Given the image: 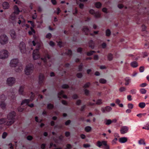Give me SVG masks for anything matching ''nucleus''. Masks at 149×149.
<instances>
[{"label": "nucleus", "instance_id": "nucleus-1", "mask_svg": "<svg viewBox=\"0 0 149 149\" xmlns=\"http://www.w3.org/2000/svg\"><path fill=\"white\" fill-rule=\"evenodd\" d=\"M10 65L11 67H16L15 71L17 72H21L23 70L22 65L19 62L17 58L12 60L10 63Z\"/></svg>", "mask_w": 149, "mask_h": 149}, {"label": "nucleus", "instance_id": "nucleus-2", "mask_svg": "<svg viewBox=\"0 0 149 149\" xmlns=\"http://www.w3.org/2000/svg\"><path fill=\"white\" fill-rule=\"evenodd\" d=\"M16 115V113L14 111H11L7 115V118L9 121L7 122L6 123L7 125H11L15 122Z\"/></svg>", "mask_w": 149, "mask_h": 149}, {"label": "nucleus", "instance_id": "nucleus-3", "mask_svg": "<svg viewBox=\"0 0 149 149\" xmlns=\"http://www.w3.org/2000/svg\"><path fill=\"white\" fill-rule=\"evenodd\" d=\"M32 43L33 46L36 45L37 47V48L33 50V57L34 60H36L40 58V54L39 51V49L40 45L38 43H36L34 40L32 41Z\"/></svg>", "mask_w": 149, "mask_h": 149}, {"label": "nucleus", "instance_id": "nucleus-4", "mask_svg": "<svg viewBox=\"0 0 149 149\" xmlns=\"http://www.w3.org/2000/svg\"><path fill=\"white\" fill-rule=\"evenodd\" d=\"M96 146L99 148H102L103 149H110V146L107 143V142L105 141H98L97 143Z\"/></svg>", "mask_w": 149, "mask_h": 149}, {"label": "nucleus", "instance_id": "nucleus-5", "mask_svg": "<svg viewBox=\"0 0 149 149\" xmlns=\"http://www.w3.org/2000/svg\"><path fill=\"white\" fill-rule=\"evenodd\" d=\"M34 67L33 65L29 64L27 65L25 70V74L27 75L30 74L33 71Z\"/></svg>", "mask_w": 149, "mask_h": 149}, {"label": "nucleus", "instance_id": "nucleus-6", "mask_svg": "<svg viewBox=\"0 0 149 149\" xmlns=\"http://www.w3.org/2000/svg\"><path fill=\"white\" fill-rule=\"evenodd\" d=\"M8 56V52L6 50H3L0 52V58L5 59Z\"/></svg>", "mask_w": 149, "mask_h": 149}, {"label": "nucleus", "instance_id": "nucleus-7", "mask_svg": "<svg viewBox=\"0 0 149 149\" xmlns=\"http://www.w3.org/2000/svg\"><path fill=\"white\" fill-rule=\"evenodd\" d=\"M19 47L20 50L22 53H25L26 49L25 43L23 42H21L19 45Z\"/></svg>", "mask_w": 149, "mask_h": 149}, {"label": "nucleus", "instance_id": "nucleus-8", "mask_svg": "<svg viewBox=\"0 0 149 149\" xmlns=\"http://www.w3.org/2000/svg\"><path fill=\"white\" fill-rule=\"evenodd\" d=\"M50 58V56L49 55V54H47L44 58H41V60L44 62L45 66H51V64L49 65L47 64V59H49Z\"/></svg>", "mask_w": 149, "mask_h": 149}, {"label": "nucleus", "instance_id": "nucleus-9", "mask_svg": "<svg viewBox=\"0 0 149 149\" xmlns=\"http://www.w3.org/2000/svg\"><path fill=\"white\" fill-rule=\"evenodd\" d=\"M15 79L13 77H10L7 80V83L10 86H12L15 83Z\"/></svg>", "mask_w": 149, "mask_h": 149}, {"label": "nucleus", "instance_id": "nucleus-10", "mask_svg": "<svg viewBox=\"0 0 149 149\" xmlns=\"http://www.w3.org/2000/svg\"><path fill=\"white\" fill-rule=\"evenodd\" d=\"M129 130L128 127L127 126H122L120 130V132L121 134H124L127 133Z\"/></svg>", "mask_w": 149, "mask_h": 149}, {"label": "nucleus", "instance_id": "nucleus-11", "mask_svg": "<svg viewBox=\"0 0 149 149\" xmlns=\"http://www.w3.org/2000/svg\"><path fill=\"white\" fill-rule=\"evenodd\" d=\"M45 79L44 75L42 74H40L39 76V83L40 84H43Z\"/></svg>", "mask_w": 149, "mask_h": 149}, {"label": "nucleus", "instance_id": "nucleus-12", "mask_svg": "<svg viewBox=\"0 0 149 149\" xmlns=\"http://www.w3.org/2000/svg\"><path fill=\"white\" fill-rule=\"evenodd\" d=\"M112 108L110 106H107L105 107H102L101 110L103 113H105L106 112H109L112 110Z\"/></svg>", "mask_w": 149, "mask_h": 149}, {"label": "nucleus", "instance_id": "nucleus-13", "mask_svg": "<svg viewBox=\"0 0 149 149\" xmlns=\"http://www.w3.org/2000/svg\"><path fill=\"white\" fill-rule=\"evenodd\" d=\"M8 38H0V43L2 45L6 44L8 41Z\"/></svg>", "mask_w": 149, "mask_h": 149}, {"label": "nucleus", "instance_id": "nucleus-14", "mask_svg": "<svg viewBox=\"0 0 149 149\" xmlns=\"http://www.w3.org/2000/svg\"><path fill=\"white\" fill-rule=\"evenodd\" d=\"M14 13V14L16 15H18L19 14L20 11L18 7L16 5L15 6L13 7Z\"/></svg>", "mask_w": 149, "mask_h": 149}, {"label": "nucleus", "instance_id": "nucleus-15", "mask_svg": "<svg viewBox=\"0 0 149 149\" xmlns=\"http://www.w3.org/2000/svg\"><path fill=\"white\" fill-rule=\"evenodd\" d=\"M3 8L4 9H8L10 7L9 3L6 2H4L2 4Z\"/></svg>", "mask_w": 149, "mask_h": 149}, {"label": "nucleus", "instance_id": "nucleus-16", "mask_svg": "<svg viewBox=\"0 0 149 149\" xmlns=\"http://www.w3.org/2000/svg\"><path fill=\"white\" fill-rule=\"evenodd\" d=\"M24 87L23 86H21L20 87L19 90V94L24 95H25L24 93Z\"/></svg>", "mask_w": 149, "mask_h": 149}, {"label": "nucleus", "instance_id": "nucleus-17", "mask_svg": "<svg viewBox=\"0 0 149 149\" xmlns=\"http://www.w3.org/2000/svg\"><path fill=\"white\" fill-rule=\"evenodd\" d=\"M127 138L126 137H121L119 139V141L121 143H124L127 141Z\"/></svg>", "mask_w": 149, "mask_h": 149}, {"label": "nucleus", "instance_id": "nucleus-18", "mask_svg": "<svg viewBox=\"0 0 149 149\" xmlns=\"http://www.w3.org/2000/svg\"><path fill=\"white\" fill-rule=\"evenodd\" d=\"M89 46L92 49H93L95 47L94 43V42L92 40H91L89 42Z\"/></svg>", "mask_w": 149, "mask_h": 149}, {"label": "nucleus", "instance_id": "nucleus-19", "mask_svg": "<svg viewBox=\"0 0 149 149\" xmlns=\"http://www.w3.org/2000/svg\"><path fill=\"white\" fill-rule=\"evenodd\" d=\"M6 104L4 101H1L0 104V107L2 109H5L6 108Z\"/></svg>", "mask_w": 149, "mask_h": 149}, {"label": "nucleus", "instance_id": "nucleus-20", "mask_svg": "<svg viewBox=\"0 0 149 149\" xmlns=\"http://www.w3.org/2000/svg\"><path fill=\"white\" fill-rule=\"evenodd\" d=\"M72 51L70 49H69L65 53H62V55H63V54H64L67 55L69 57H70L72 55Z\"/></svg>", "mask_w": 149, "mask_h": 149}, {"label": "nucleus", "instance_id": "nucleus-21", "mask_svg": "<svg viewBox=\"0 0 149 149\" xmlns=\"http://www.w3.org/2000/svg\"><path fill=\"white\" fill-rule=\"evenodd\" d=\"M130 65L131 66L134 68H136L138 66L137 63L135 61L132 62L130 63Z\"/></svg>", "mask_w": 149, "mask_h": 149}, {"label": "nucleus", "instance_id": "nucleus-22", "mask_svg": "<svg viewBox=\"0 0 149 149\" xmlns=\"http://www.w3.org/2000/svg\"><path fill=\"white\" fill-rule=\"evenodd\" d=\"M30 100L29 99H24L22 100L21 103V105H22L24 104H26L28 105V104L30 102Z\"/></svg>", "mask_w": 149, "mask_h": 149}, {"label": "nucleus", "instance_id": "nucleus-23", "mask_svg": "<svg viewBox=\"0 0 149 149\" xmlns=\"http://www.w3.org/2000/svg\"><path fill=\"white\" fill-rule=\"evenodd\" d=\"M113 58V54L111 53H109L107 55V58L109 61H111L112 60Z\"/></svg>", "mask_w": 149, "mask_h": 149}, {"label": "nucleus", "instance_id": "nucleus-24", "mask_svg": "<svg viewBox=\"0 0 149 149\" xmlns=\"http://www.w3.org/2000/svg\"><path fill=\"white\" fill-rule=\"evenodd\" d=\"M105 124L107 125H109L112 123V120L111 119H106L104 120Z\"/></svg>", "mask_w": 149, "mask_h": 149}, {"label": "nucleus", "instance_id": "nucleus-25", "mask_svg": "<svg viewBox=\"0 0 149 149\" xmlns=\"http://www.w3.org/2000/svg\"><path fill=\"white\" fill-rule=\"evenodd\" d=\"M138 143L140 145L143 144L145 145L146 144L144 140L143 139H141L138 141Z\"/></svg>", "mask_w": 149, "mask_h": 149}, {"label": "nucleus", "instance_id": "nucleus-26", "mask_svg": "<svg viewBox=\"0 0 149 149\" xmlns=\"http://www.w3.org/2000/svg\"><path fill=\"white\" fill-rule=\"evenodd\" d=\"M125 80L126 81L125 84L126 85H127L129 84L131 80L129 77H126L125 79Z\"/></svg>", "mask_w": 149, "mask_h": 149}, {"label": "nucleus", "instance_id": "nucleus-27", "mask_svg": "<svg viewBox=\"0 0 149 149\" xmlns=\"http://www.w3.org/2000/svg\"><path fill=\"white\" fill-rule=\"evenodd\" d=\"M106 35L107 36L109 37L110 36L111 34V31L110 29H107L106 31Z\"/></svg>", "mask_w": 149, "mask_h": 149}, {"label": "nucleus", "instance_id": "nucleus-28", "mask_svg": "<svg viewBox=\"0 0 149 149\" xmlns=\"http://www.w3.org/2000/svg\"><path fill=\"white\" fill-rule=\"evenodd\" d=\"M95 6L97 8H100L102 6V4L100 2H97L95 3Z\"/></svg>", "mask_w": 149, "mask_h": 149}, {"label": "nucleus", "instance_id": "nucleus-29", "mask_svg": "<svg viewBox=\"0 0 149 149\" xmlns=\"http://www.w3.org/2000/svg\"><path fill=\"white\" fill-rule=\"evenodd\" d=\"M139 106L141 108H143L145 107L146 104L144 102H141L139 104Z\"/></svg>", "mask_w": 149, "mask_h": 149}, {"label": "nucleus", "instance_id": "nucleus-30", "mask_svg": "<svg viewBox=\"0 0 149 149\" xmlns=\"http://www.w3.org/2000/svg\"><path fill=\"white\" fill-rule=\"evenodd\" d=\"M6 121V119L5 118H2L0 119V124H3Z\"/></svg>", "mask_w": 149, "mask_h": 149}, {"label": "nucleus", "instance_id": "nucleus-31", "mask_svg": "<svg viewBox=\"0 0 149 149\" xmlns=\"http://www.w3.org/2000/svg\"><path fill=\"white\" fill-rule=\"evenodd\" d=\"M64 93V91L63 90H61L60 92H59L58 93V97L59 98V99L61 98V96L63 95Z\"/></svg>", "mask_w": 149, "mask_h": 149}, {"label": "nucleus", "instance_id": "nucleus-32", "mask_svg": "<svg viewBox=\"0 0 149 149\" xmlns=\"http://www.w3.org/2000/svg\"><path fill=\"white\" fill-rule=\"evenodd\" d=\"M94 16L96 18H98L100 17L101 16V14L98 12H97L95 13L94 14Z\"/></svg>", "mask_w": 149, "mask_h": 149}, {"label": "nucleus", "instance_id": "nucleus-33", "mask_svg": "<svg viewBox=\"0 0 149 149\" xmlns=\"http://www.w3.org/2000/svg\"><path fill=\"white\" fill-rule=\"evenodd\" d=\"M95 52H96L94 51H90V52H87V55L88 56H91Z\"/></svg>", "mask_w": 149, "mask_h": 149}, {"label": "nucleus", "instance_id": "nucleus-34", "mask_svg": "<svg viewBox=\"0 0 149 149\" xmlns=\"http://www.w3.org/2000/svg\"><path fill=\"white\" fill-rule=\"evenodd\" d=\"M6 97L3 94H2L0 96V99L2 101H4L6 99Z\"/></svg>", "mask_w": 149, "mask_h": 149}, {"label": "nucleus", "instance_id": "nucleus-35", "mask_svg": "<svg viewBox=\"0 0 149 149\" xmlns=\"http://www.w3.org/2000/svg\"><path fill=\"white\" fill-rule=\"evenodd\" d=\"M83 31L86 34L89 32V29L86 27H84L83 28Z\"/></svg>", "mask_w": 149, "mask_h": 149}, {"label": "nucleus", "instance_id": "nucleus-36", "mask_svg": "<svg viewBox=\"0 0 149 149\" xmlns=\"http://www.w3.org/2000/svg\"><path fill=\"white\" fill-rule=\"evenodd\" d=\"M91 129V127L89 126H87L85 128V130L87 132H90Z\"/></svg>", "mask_w": 149, "mask_h": 149}, {"label": "nucleus", "instance_id": "nucleus-37", "mask_svg": "<svg viewBox=\"0 0 149 149\" xmlns=\"http://www.w3.org/2000/svg\"><path fill=\"white\" fill-rule=\"evenodd\" d=\"M140 92L142 94H145L146 92V90L144 88H141L140 90Z\"/></svg>", "mask_w": 149, "mask_h": 149}, {"label": "nucleus", "instance_id": "nucleus-38", "mask_svg": "<svg viewBox=\"0 0 149 149\" xmlns=\"http://www.w3.org/2000/svg\"><path fill=\"white\" fill-rule=\"evenodd\" d=\"M91 85V83L89 82H88L85 84L83 86L84 88H86L88 87Z\"/></svg>", "mask_w": 149, "mask_h": 149}, {"label": "nucleus", "instance_id": "nucleus-39", "mask_svg": "<svg viewBox=\"0 0 149 149\" xmlns=\"http://www.w3.org/2000/svg\"><path fill=\"white\" fill-rule=\"evenodd\" d=\"M58 45L60 47H63L64 46V43L61 41H59L58 43Z\"/></svg>", "mask_w": 149, "mask_h": 149}, {"label": "nucleus", "instance_id": "nucleus-40", "mask_svg": "<svg viewBox=\"0 0 149 149\" xmlns=\"http://www.w3.org/2000/svg\"><path fill=\"white\" fill-rule=\"evenodd\" d=\"M141 30L142 31H146V26L144 25L143 24L141 26Z\"/></svg>", "mask_w": 149, "mask_h": 149}, {"label": "nucleus", "instance_id": "nucleus-41", "mask_svg": "<svg viewBox=\"0 0 149 149\" xmlns=\"http://www.w3.org/2000/svg\"><path fill=\"white\" fill-rule=\"evenodd\" d=\"M61 87L63 89H65V88H68L69 87V86L67 84H63L62 86Z\"/></svg>", "mask_w": 149, "mask_h": 149}, {"label": "nucleus", "instance_id": "nucleus-42", "mask_svg": "<svg viewBox=\"0 0 149 149\" xmlns=\"http://www.w3.org/2000/svg\"><path fill=\"white\" fill-rule=\"evenodd\" d=\"M99 82L100 83L102 84H105L106 82V80L104 79H100L99 80Z\"/></svg>", "mask_w": 149, "mask_h": 149}, {"label": "nucleus", "instance_id": "nucleus-43", "mask_svg": "<svg viewBox=\"0 0 149 149\" xmlns=\"http://www.w3.org/2000/svg\"><path fill=\"white\" fill-rule=\"evenodd\" d=\"M10 35L11 37H13L15 36V32L13 30H11L10 32Z\"/></svg>", "mask_w": 149, "mask_h": 149}, {"label": "nucleus", "instance_id": "nucleus-44", "mask_svg": "<svg viewBox=\"0 0 149 149\" xmlns=\"http://www.w3.org/2000/svg\"><path fill=\"white\" fill-rule=\"evenodd\" d=\"M47 107L48 109H52L54 107V105L51 104H47Z\"/></svg>", "mask_w": 149, "mask_h": 149}, {"label": "nucleus", "instance_id": "nucleus-45", "mask_svg": "<svg viewBox=\"0 0 149 149\" xmlns=\"http://www.w3.org/2000/svg\"><path fill=\"white\" fill-rule=\"evenodd\" d=\"M83 64L82 63H81L80 64V65L78 66V70L79 71H81L82 70V68H83Z\"/></svg>", "mask_w": 149, "mask_h": 149}, {"label": "nucleus", "instance_id": "nucleus-46", "mask_svg": "<svg viewBox=\"0 0 149 149\" xmlns=\"http://www.w3.org/2000/svg\"><path fill=\"white\" fill-rule=\"evenodd\" d=\"M130 92L132 94H134L136 93V90L135 89H132L130 90Z\"/></svg>", "mask_w": 149, "mask_h": 149}, {"label": "nucleus", "instance_id": "nucleus-47", "mask_svg": "<svg viewBox=\"0 0 149 149\" xmlns=\"http://www.w3.org/2000/svg\"><path fill=\"white\" fill-rule=\"evenodd\" d=\"M139 72H143L144 70V67L143 66H141L139 69Z\"/></svg>", "mask_w": 149, "mask_h": 149}, {"label": "nucleus", "instance_id": "nucleus-48", "mask_svg": "<svg viewBox=\"0 0 149 149\" xmlns=\"http://www.w3.org/2000/svg\"><path fill=\"white\" fill-rule=\"evenodd\" d=\"M126 90L125 88L124 87H121L119 89V91L120 92H123L125 91Z\"/></svg>", "mask_w": 149, "mask_h": 149}, {"label": "nucleus", "instance_id": "nucleus-49", "mask_svg": "<svg viewBox=\"0 0 149 149\" xmlns=\"http://www.w3.org/2000/svg\"><path fill=\"white\" fill-rule=\"evenodd\" d=\"M7 133L6 132H3L2 135V138L3 139H5L7 136Z\"/></svg>", "mask_w": 149, "mask_h": 149}, {"label": "nucleus", "instance_id": "nucleus-50", "mask_svg": "<svg viewBox=\"0 0 149 149\" xmlns=\"http://www.w3.org/2000/svg\"><path fill=\"white\" fill-rule=\"evenodd\" d=\"M31 31H29V35H31L33 34V33H35V31L32 27L31 28Z\"/></svg>", "mask_w": 149, "mask_h": 149}, {"label": "nucleus", "instance_id": "nucleus-51", "mask_svg": "<svg viewBox=\"0 0 149 149\" xmlns=\"http://www.w3.org/2000/svg\"><path fill=\"white\" fill-rule=\"evenodd\" d=\"M127 106L129 108L132 109L133 108V105L132 104L129 103L128 104Z\"/></svg>", "mask_w": 149, "mask_h": 149}, {"label": "nucleus", "instance_id": "nucleus-52", "mask_svg": "<svg viewBox=\"0 0 149 149\" xmlns=\"http://www.w3.org/2000/svg\"><path fill=\"white\" fill-rule=\"evenodd\" d=\"M81 102V101L80 100H78L76 101V105L79 106Z\"/></svg>", "mask_w": 149, "mask_h": 149}, {"label": "nucleus", "instance_id": "nucleus-53", "mask_svg": "<svg viewBox=\"0 0 149 149\" xmlns=\"http://www.w3.org/2000/svg\"><path fill=\"white\" fill-rule=\"evenodd\" d=\"M84 91L85 95L87 96L88 95L89 93V91L88 90L86 89Z\"/></svg>", "mask_w": 149, "mask_h": 149}, {"label": "nucleus", "instance_id": "nucleus-54", "mask_svg": "<svg viewBox=\"0 0 149 149\" xmlns=\"http://www.w3.org/2000/svg\"><path fill=\"white\" fill-rule=\"evenodd\" d=\"M72 146L71 144H68L67 145L66 148L65 149H71L72 148Z\"/></svg>", "mask_w": 149, "mask_h": 149}, {"label": "nucleus", "instance_id": "nucleus-55", "mask_svg": "<svg viewBox=\"0 0 149 149\" xmlns=\"http://www.w3.org/2000/svg\"><path fill=\"white\" fill-rule=\"evenodd\" d=\"M86 107V105H84L82 106L81 107V108L80 109V111H84V109Z\"/></svg>", "mask_w": 149, "mask_h": 149}, {"label": "nucleus", "instance_id": "nucleus-56", "mask_svg": "<svg viewBox=\"0 0 149 149\" xmlns=\"http://www.w3.org/2000/svg\"><path fill=\"white\" fill-rule=\"evenodd\" d=\"M89 12L90 14H92V15H94L95 13L94 10H93L92 9H90L89 10Z\"/></svg>", "mask_w": 149, "mask_h": 149}, {"label": "nucleus", "instance_id": "nucleus-57", "mask_svg": "<svg viewBox=\"0 0 149 149\" xmlns=\"http://www.w3.org/2000/svg\"><path fill=\"white\" fill-rule=\"evenodd\" d=\"M77 76L78 78H81L82 77V74L81 73H78L77 74Z\"/></svg>", "mask_w": 149, "mask_h": 149}, {"label": "nucleus", "instance_id": "nucleus-58", "mask_svg": "<svg viewBox=\"0 0 149 149\" xmlns=\"http://www.w3.org/2000/svg\"><path fill=\"white\" fill-rule=\"evenodd\" d=\"M107 46L106 43L105 42L102 43L101 45L103 49H104L106 48Z\"/></svg>", "mask_w": 149, "mask_h": 149}, {"label": "nucleus", "instance_id": "nucleus-59", "mask_svg": "<svg viewBox=\"0 0 149 149\" xmlns=\"http://www.w3.org/2000/svg\"><path fill=\"white\" fill-rule=\"evenodd\" d=\"M146 114V113H139L136 116L139 117L140 118H141L142 117V115L144 116Z\"/></svg>", "mask_w": 149, "mask_h": 149}, {"label": "nucleus", "instance_id": "nucleus-60", "mask_svg": "<svg viewBox=\"0 0 149 149\" xmlns=\"http://www.w3.org/2000/svg\"><path fill=\"white\" fill-rule=\"evenodd\" d=\"M71 122V121L70 120H68L65 123V125H69Z\"/></svg>", "mask_w": 149, "mask_h": 149}, {"label": "nucleus", "instance_id": "nucleus-61", "mask_svg": "<svg viewBox=\"0 0 149 149\" xmlns=\"http://www.w3.org/2000/svg\"><path fill=\"white\" fill-rule=\"evenodd\" d=\"M82 50V49L81 47H79V48H78L77 50V52H78L80 53H81Z\"/></svg>", "mask_w": 149, "mask_h": 149}, {"label": "nucleus", "instance_id": "nucleus-62", "mask_svg": "<svg viewBox=\"0 0 149 149\" xmlns=\"http://www.w3.org/2000/svg\"><path fill=\"white\" fill-rule=\"evenodd\" d=\"M49 45L50 46L53 47L54 45V43L52 41H51L49 42Z\"/></svg>", "mask_w": 149, "mask_h": 149}, {"label": "nucleus", "instance_id": "nucleus-63", "mask_svg": "<svg viewBox=\"0 0 149 149\" xmlns=\"http://www.w3.org/2000/svg\"><path fill=\"white\" fill-rule=\"evenodd\" d=\"M72 98L74 99H76L78 98V96L77 95L74 94L72 96Z\"/></svg>", "mask_w": 149, "mask_h": 149}, {"label": "nucleus", "instance_id": "nucleus-64", "mask_svg": "<svg viewBox=\"0 0 149 149\" xmlns=\"http://www.w3.org/2000/svg\"><path fill=\"white\" fill-rule=\"evenodd\" d=\"M124 6L122 4H118V7L120 9H122L123 8Z\"/></svg>", "mask_w": 149, "mask_h": 149}]
</instances>
